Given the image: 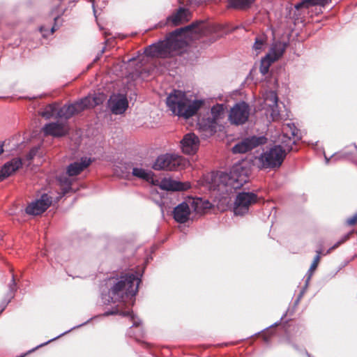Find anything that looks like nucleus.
<instances>
[{"label":"nucleus","mask_w":357,"mask_h":357,"mask_svg":"<svg viewBox=\"0 0 357 357\" xmlns=\"http://www.w3.org/2000/svg\"><path fill=\"white\" fill-rule=\"evenodd\" d=\"M288 149L282 144L264 150L255 157V162L260 169H275L282 165Z\"/></svg>","instance_id":"423d86ee"},{"label":"nucleus","mask_w":357,"mask_h":357,"mask_svg":"<svg viewBox=\"0 0 357 357\" xmlns=\"http://www.w3.org/2000/svg\"><path fill=\"white\" fill-rule=\"evenodd\" d=\"M202 23L197 22L177 29L171 33L166 40L146 47L144 53L148 56L160 58L178 54L187 46L189 40L202 33Z\"/></svg>","instance_id":"f257e3e1"},{"label":"nucleus","mask_w":357,"mask_h":357,"mask_svg":"<svg viewBox=\"0 0 357 357\" xmlns=\"http://www.w3.org/2000/svg\"><path fill=\"white\" fill-rule=\"evenodd\" d=\"M202 100H190L181 91L174 90L167 98V105L172 113L185 119L192 116L202 107Z\"/></svg>","instance_id":"20e7f679"},{"label":"nucleus","mask_w":357,"mask_h":357,"mask_svg":"<svg viewBox=\"0 0 357 357\" xmlns=\"http://www.w3.org/2000/svg\"><path fill=\"white\" fill-rule=\"evenodd\" d=\"M350 153L357 154V146L356 145L351 147Z\"/></svg>","instance_id":"79ce46f5"},{"label":"nucleus","mask_w":357,"mask_h":357,"mask_svg":"<svg viewBox=\"0 0 357 357\" xmlns=\"http://www.w3.org/2000/svg\"><path fill=\"white\" fill-rule=\"evenodd\" d=\"M188 161L176 153H166L158 156L153 165L155 170L174 171L184 168Z\"/></svg>","instance_id":"0eeeda50"},{"label":"nucleus","mask_w":357,"mask_h":357,"mask_svg":"<svg viewBox=\"0 0 357 357\" xmlns=\"http://www.w3.org/2000/svg\"><path fill=\"white\" fill-rule=\"evenodd\" d=\"M320 255H321V251H317V255L314 258V260L310 267V268H311L312 271H315L316 268H317L318 264L320 261V258H321Z\"/></svg>","instance_id":"c9c22d12"},{"label":"nucleus","mask_w":357,"mask_h":357,"mask_svg":"<svg viewBox=\"0 0 357 357\" xmlns=\"http://www.w3.org/2000/svg\"><path fill=\"white\" fill-rule=\"evenodd\" d=\"M84 110L81 100L69 105H64L59 108L58 106L57 117L68 119L75 114Z\"/></svg>","instance_id":"6ab92c4d"},{"label":"nucleus","mask_w":357,"mask_h":357,"mask_svg":"<svg viewBox=\"0 0 357 357\" xmlns=\"http://www.w3.org/2000/svg\"><path fill=\"white\" fill-rule=\"evenodd\" d=\"M159 186L161 189L167 191H180L190 188V184L188 182L182 183L171 178H164L160 181Z\"/></svg>","instance_id":"a211bd4d"},{"label":"nucleus","mask_w":357,"mask_h":357,"mask_svg":"<svg viewBox=\"0 0 357 357\" xmlns=\"http://www.w3.org/2000/svg\"><path fill=\"white\" fill-rule=\"evenodd\" d=\"M192 204V198L188 197L177 205L173 211L174 220L179 223L186 222L190 219L191 213L194 211Z\"/></svg>","instance_id":"9b49d317"},{"label":"nucleus","mask_w":357,"mask_h":357,"mask_svg":"<svg viewBox=\"0 0 357 357\" xmlns=\"http://www.w3.org/2000/svg\"><path fill=\"white\" fill-rule=\"evenodd\" d=\"M52 197L47 194H43L40 198L30 203L26 208L29 215H38L43 213L52 204Z\"/></svg>","instance_id":"ddd939ff"},{"label":"nucleus","mask_w":357,"mask_h":357,"mask_svg":"<svg viewBox=\"0 0 357 357\" xmlns=\"http://www.w3.org/2000/svg\"><path fill=\"white\" fill-rule=\"evenodd\" d=\"M274 61H275L273 60V59L270 57V55H266L261 61L259 67L260 73L264 75H266L268 72L270 66Z\"/></svg>","instance_id":"7c9ffc66"},{"label":"nucleus","mask_w":357,"mask_h":357,"mask_svg":"<svg viewBox=\"0 0 357 357\" xmlns=\"http://www.w3.org/2000/svg\"><path fill=\"white\" fill-rule=\"evenodd\" d=\"M132 175L138 178L150 181H153V174L151 170H147L139 167H135L132 168Z\"/></svg>","instance_id":"393cba45"},{"label":"nucleus","mask_w":357,"mask_h":357,"mask_svg":"<svg viewBox=\"0 0 357 357\" xmlns=\"http://www.w3.org/2000/svg\"><path fill=\"white\" fill-rule=\"evenodd\" d=\"M266 47V37L264 36H261L257 37L255 39V42L253 45V50L256 52V54H259L263 50H265Z\"/></svg>","instance_id":"c756f323"},{"label":"nucleus","mask_w":357,"mask_h":357,"mask_svg":"<svg viewBox=\"0 0 357 357\" xmlns=\"http://www.w3.org/2000/svg\"><path fill=\"white\" fill-rule=\"evenodd\" d=\"M347 156H348V153L345 152L343 153L335 154V155H332V158H333L334 160H337L339 158H347Z\"/></svg>","instance_id":"a19ab883"},{"label":"nucleus","mask_w":357,"mask_h":357,"mask_svg":"<svg viewBox=\"0 0 357 357\" xmlns=\"http://www.w3.org/2000/svg\"><path fill=\"white\" fill-rule=\"evenodd\" d=\"M135 61H136V59H135V58H132V59H129V62H130V63L135 62Z\"/></svg>","instance_id":"a18cd8bd"},{"label":"nucleus","mask_w":357,"mask_h":357,"mask_svg":"<svg viewBox=\"0 0 357 357\" xmlns=\"http://www.w3.org/2000/svg\"><path fill=\"white\" fill-rule=\"evenodd\" d=\"M227 107L224 104L213 105L210 111L199 118L197 126L206 137L213 135L226 116Z\"/></svg>","instance_id":"39448f33"},{"label":"nucleus","mask_w":357,"mask_h":357,"mask_svg":"<svg viewBox=\"0 0 357 357\" xmlns=\"http://www.w3.org/2000/svg\"><path fill=\"white\" fill-rule=\"evenodd\" d=\"M266 142V138L264 137L252 136L242 140L241 142L236 144L232 151L234 153H244L259 144H263Z\"/></svg>","instance_id":"4468645a"},{"label":"nucleus","mask_w":357,"mask_h":357,"mask_svg":"<svg viewBox=\"0 0 357 357\" xmlns=\"http://www.w3.org/2000/svg\"><path fill=\"white\" fill-rule=\"evenodd\" d=\"M58 104L53 103L47 105L40 112V114L46 119L52 117H57Z\"/></svg>","instance_id":"cd10ccee"},{"label":"nucleus","mask_w":357,"mask_h":357,"mask_svg":"<svg viewBox=\"0 0 357 357\" xmlns=\"http://www.w3.org/2000/svg\"><path fill=\"white\" fill-rule=\"evenodd\" d=\"M15 286H16V284H15V279H14V277H13L12 280H11V283L9 284V291L10 293V299H11L13 297L14 293L16 291ZM10 301V300H9L8 301V303Z\"/></svg>","instance_id":"4c0bfd02"},{"label":"nucleus","mask_w":357,"mask_h":357,"mask_svg":"<svg viewBox=\"0 0 357 357\" xmlns=\"http://www.w3.org/2000/svg\"><path fill=\"white\" fill-rule=\"evenodd\" d=\"M22 165L20 158H14L6 162L0 169V181L14 174Z\"/></svg>","instance_id":"aec40b11"},{"label":"nucleus","mask_w":357,"mask_h":357,"mask_svg":"<svg viewBox=\"0 0 357 357\" xmlns=\"http://www.w3.org/2000/svg\"><path fill=\"white\" fill-rule=\"evenodd\" d=\"M4 308H5V307H3L2 308V310H1V312H1L3 310H4Z\"/></svg>","instance_id":"09e8293b"},{"label":"nucleus","mask_w":357,"mask_h":357,"mask_svg":"<svg viewBox=\"0 0 357 357\" xmlns=\"http://www.w3.org/2000/svg\"><path fill=\"white\" fill-rule=\"evenodd\" d=\"M250 168L243 163L234 165L229 173L220 172L211 176L210 189L217 191L224 204H229L230 195L249 179Z\"/></svg>","instance_id":"f03ea898"},{"label":"nucleus","mask_w":357,"mask_h":357,"mask_svg":"<svg viewBox=\"0 0 357 357\" xmlns=\"http://www.w3.org/2000/svg\"><path fill=\"white\" fill-rule=\"evenodd\" d=\"M88 321H86V322H85L84 324H80V325H79V326H75V327L72 328L71 329H70L69 331H66V332H64V333H61V335H59V336H57V337H54V338H52V339H51V340H48L47 342H45V343L41 344H40V345L37 346L36 348L33 349L32 350H30L28 353H31V352H32V351H35L36 349H37L38 348H40V347H43V346H45V345L47 344L48 343H50V342H52V341H54V340H56V339L59 338L60 337H61V336H63V335H64L67 334L68 333H69V332H70V331H71L72 330H73V329H75V328H79V327H80V326H82L84 325V324H86Z\"/></svg>","instance_id":"72a5a7b5"},{"label":"nucleus","mask_w":357,"mask_h":357,"mask_svg":"<svg viewBox=\"0 0 357 357\" xmlns=\"http://www.w3.org/2000/svg\"><path fill=\"white\" fill-rule=\"evenodd\" d=\"M91 2H92V6H93V12L96 14V8H96V0H91Z\"/></svg>","instance_id":"c03bdc74"},{"label":"nucleus","mask_w":357,"mask_h":357,"mask_svg":"<svg viewBox=\"0 0 357 357\" xmlns=\"http://www.w3.org/2000/svg\"><path fill=\"white\" fill-rule=\"evenodd\" d=\"M357 222V212L352 215L351 217L349 218L347 220V223L349 225H354Z\"/></svg>","instance_id":"ea45409f"},{"label":"nucleus","mask_w":357,"mask_h":357,"mask_svg":"<svg viewBox=\"0 0 357 357\" xmlns=\"http://www.w3.org/2000/svg\"><path fill=\"white\" fill-rule=\"evenodd\" d=\"M108 107L114 114H123L128 107V101L126 95L113 94L108 100Z\"/></svg>","instance_id":"2eb2a0df"},{"label":"nucleus","mask_w":357,"mask_h":357,"mask_svg":"<svg viewBox=\"0 0 357 357\" xmlns=\"http://www.w3.org/2000/svg\"><path fill=\"white\" fill-rule=\"evenodd\" d=\"M54 22H55L54 25L51 27V29L50 31L47 30L43 26L40 28V31L41 32V33H42L43 37L46 38L48 36H50V34H52L55 31V30L56 29L57 21L59 20V17L58 16L54 17Z\"/></svg>","instance_id":"473e14b6"},{"label":"nucleus","mask_w":357,"mask_h":357,"mask_svg":"<svg viewBox=\"0 0 357 357\" xmlns=\"http://www.w3.org/2000/svg\"><path fill=\"white\" fill-rule=\"evenodd\" d=\"M25 355H26V354H24V355H23V356H20V357H24Z\"/></svg>","instance_id":"8fccbe9b"},{"label":"nucleus","mask_w":357,"mask_h":357,"mask_svg":"<svg viewBox=\"0 0 357 357\" xmlns=\"http://www.w3.org/2000/svg\"><path fill=\"white\" fill-rule=\"evenodd\" d=\"M249 115V105L245 102H240L231 108L229 119L232 124L241 125L248 121Z\"/></svg>","instance_id":"1a4fd4ad"},{"label":"nucleus","mask_w":357,"mask_h":357,"mask_svg":"<svg viewBox=\"0 0 357 357\" xmlns=\"http://www.w3.org/2000/svg\"><path fill=\"white\" fill-rule=\"evenodd\" d=\"M190 18V13L188 9L180 8L178 10L173 13L167 18V21L171 22L174 26L188 22Z\"/></svg>","instance_id":"4be33fe9"},{"label":"nucleus","mask_w":357,"mask_h":357,"mask_svg":"<svg viewBox=\"0 0 357 357\" xmlns=\"http://www.w3.org/2000/svg\"><path fill=\"white\" fill-rule=\"evenodd\" d=\"M106 96L104 93H95L90 95L81 100L84 109L93 107L105 101Z\"/></svg>","instance_id":"5701e85b"},{"label":"nucleus","mask_w":357,"mask_h":357,"mask_svg":"<svg viewBox=\"0 0 357 357\" xmlns=\"http://www.w3.org/2000/svg\"><path fill=\"white\" fill-rule=\"evenodd\" d=\"M264 340H265L266 342H267V341H268V338H266V337H264Z\"/></svg>","instance_id":"de8ad7c7"},{"label":"nucleus","mask_w":357,"mask_h":357,"mask_svg":"<svg viewBox=\"0 0 357 357\" xmlns=\"http://www.w3.org/2000/svg\"><path fill=\"white\" fill-rule=\"evenodd\" d=\"M193 210L197 213H202L204 210L208 209L212 204L208 200H203L201 198H192Z\"/></svg>","instance_id":"bb28decb"},{"label":"nucleus","mask_w":357,"mask_h":357,"mask_svg":"<svg viewBox=\"0 0 357 357\" xmlns=\"http://www.w3.org/2000/svg\"><path fill=\"white\" fill-rule=\"evenodd\" d=\"M315 271H312L311 268H309L307 273V279H306V281H305V289L301 291V294L299 295L298 298V300H297V302H298V301L301 299V298L302 297L303 294H304V291H305V289L307 288V285H308V283L314 273Z\"/></svg>","instance_id":"f704fd0d"},{"label":"nucleus","mask_w":357,"mask_h":357,"mask_svg":"<svg viewBox=\"0 0 357 357\" xmlns=\"http://www.w3.org/2000/svg\"><path fill=\"white\" fill-rule=\"evenodd\" d=\"M349 238V234L345 235L344 237L342 238L340 241H339L337 243H336L333 247H331L327 252L326 254H328L331 250L335 249L337 248L340 244L343 243L344 241H346Z\"/></svg>","instance_id":"e433bc0d"},{"label":"nucleus","mask_w":357,"mask_h":357,"mask_svg":"<svg viewBox=\"0 0 357 357\" xmlns=\"http://www.w3.org/2000/svg\"><path fill=\"white\" fill-rule=\"evenodd\" d=\"M91 159L85 157L82 158L79 161H76L73 163H71L67 169V173L68 176H73L78 175L81 172L91 164Z\"/></svg>","instance_id":"412c9836"},{"label":"nucleus","mask_w":357,"mask_h":357,"mask_svg":"<svg viewBox=\"0 0 357 357\" xmlns=\"http://www.w3.org/2000/svg\"><path fill=\"white\" fill-rule=\"evenodd\" d=\"M278 98L274 91H266L263 94L262 108L270 112L273 121L280 119V114L278 105Z\"/></svg>","instance_id":"f8f14e48"},{"label":"nucleus","mask_w":357,"mask_h":357,"mask_svg":"<svg viewBox=\"0 0 357 357\" xmlns=\"http://www.w3.org/2000/svg\"><path fill=\"white\" fill-rule=\"evenodd\" d=\"M3 146H4V142H0V156L4 152Z\"/></svg>","instance_id":"37998d69"},{"label":"nucleus","mask_w":357,"mask_h":357,"mask_svg":"<svg viewBox=\"0 0 357 357\" xmlns=\"http://www.w3.org/2000/svg\"><path fill=\"white\" fill-rule=\"evenodd\" d=\"M43 130L46 135L60 137L68 132L69 128L66 122L57 121L46 124Z\"/></svg>","instance_id":"f3484780"},{"label":"nucleus","mask_w":357,"mask_h":357,"mask_svg":"<svg viewBox=\"0 0 357 357\" xmlns=\"http://www.w3.org/2000/svg\"><path fill=\"white\" fill-rule=\"evenodd\" d=\"M112 314H120L122 316H130L131 320L133 321L134 326H138L139 325V319H137L134 317L132 314V312L130 310V309H128L126 310H123L122 309H120L119 307H116L115 310L112 311H107L105 312L104 315L108 316Z\"/></svg>","instance_id":"a878e982"},{"label":"nucleus","mask_w":357,"mask_h":357,"mask_svg":"<svg viewBox=\"0 0 357 357\" xmlns=\"http://www.w3.org/2000/svg\"><path fill=\"white\" fill-rule=\"evenodd\" d=\"M255 0H229L228 6L236 9H246L249 8Z\"/></svg>","instance_id":"c85d7f7f"},{"label":"nucleus","mask_w":357,"mask_h":357,"mask_svg":"<svg viewBox=\"0 0 357 357\" xmlns=\"http://www.w3.org/2000/svg\"><path fill=\"white\" fill-rule=\"evenodd\" d=\"M257 202V196L252 192H242L236 195L234 213L236 215H243L246 214L250 206Z\"/></svg>","instance_id":"6e6552de"},{"label":"nucleus","mask_w":357,"mask_h":357,"mask_svg":"<svg viewBox=\"0 0 357 357\" xmlns=\"http://www.w3.org/2000/svg\"><path fill=\"white\" fill-rule=\"evenodd\" d=\"M325 159H326V162L328 163L329 162V158H328L326 155H325Z\"/></svg>","instance_id":"49530a36"},{"label":"nucleus","mask_w":357,"mask_h":357,"mask_svg":"<svg viewBox=\"0 0 357 357\" xmlns=\"http://www.w3.org/2000/svg\"><path fill=\"white\" fill-rule=\"evenodd\" d=\"M139 282L140 279L133 273H128L116 279H109L107 283L110 287L108 294H102L103 303L109 304L130 300L132 305V298L138 291Z\"/></svg>","instance_id":"7ed1b4c3"},{"label":"nucleus","mask_w":357,"mask_h":357,"mask_svg":"<svg viewBox=\"0 0 357 357\" xmlns=\"http://www.w3.org/2000/svg\"><path fill=\"white\" fill-rule=\"evenodd\" d=\"M287 44L282 42H275L266 55H270L273 60L277 61L285 51Z\"/></svg>","instance_id":"b1692460"},{"label":"nucleus","mask_w":357,"mask_h":357,"mask_svg":"<svg viewBox=\"0 0 357 357\" xmlns=\"http://www.w3.org/2000/svg\"><path fill=\"white\" fill-rule=\"evenodd\" d=\"M38 150V149L37 147L31 149L29 153L26 155V160H31L33 158V157L36 155Z\"/></svg>","instance_id":"58836bf2"},{"label":"nucleus","mask_w":357,"mask_h":357,"mask_svg":"<svg viewBox=\"0 0 357 357\" xmlns=\"http://www.w3.org/2000/svg\"><path fill=\"white\" fill-rule=\"evenodd\" d=\"M298 131V129L292 123H287L282 125V135L280 136L279 141L288 151L292 149V146L295 144L296 140L299 139Z\"/></svg>","instance_id":"9d476101"},{"label":"nucleus","mask_w":357,"mask_h":357,"mask_svg":"<svg viewBox=\"0 0 357 357\" xmlns=\"http://www.w3.org/2000/svg\"><path fill=\"white\" fill-rule=\"evenodd\" d=\"M181 149L185 154H194L197 152L199 146V139L194 133L185 135L180 142Z\"/></svg>","instance_id":"dca6fc26"},{"label":"nucleus","mask_w":357,"mask_h":357,"mask_svg":"<svg viewBox=\"0 0 357 357\" xmlns=\"http://www.w3.org/2000/svg\"><path fill=\"white\" fill-rule=\"evenodd\" d=\"M58 181L61 185L63 195H65L70 191L72 182L70 178H67L66 176H63L59 177L58 178Z\"/></svg>","instance_id":"2f4dec72"}]
</instances>
